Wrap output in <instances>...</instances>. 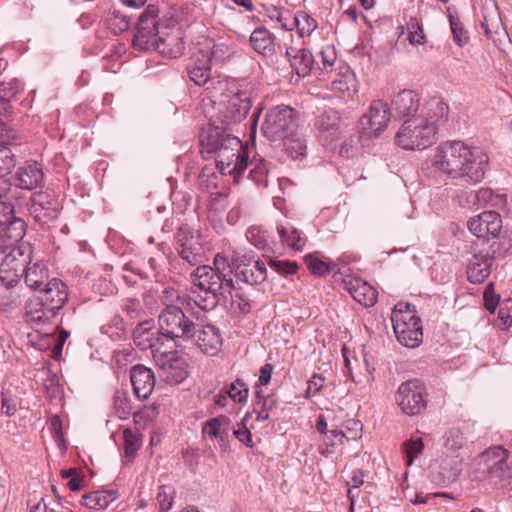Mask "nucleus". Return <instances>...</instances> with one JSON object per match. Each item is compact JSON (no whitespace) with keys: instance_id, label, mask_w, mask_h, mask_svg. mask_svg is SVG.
I'll return each instance as SVG.
<instances>
[{"instance_id":"obj_21","label":"nucleus","mask_w":512,"mask_h":512,"mask_svg":"<svg viewBox=\"0 0 512 512\" xmlns=\"http://www.w3.org/2000/svg\"><path fill=\"white\" fill-rule=\"evenodd\" d=\"M341 117L338 111L327 109L314 119V127L324 141H332L340 135Z\"/></svg>"},{"instance_id":"obj_64","label":"nucleus","mask_w":512,"mask_h":512,"mask_svg":"<svg viewBox=\"0 0 512 512\" xmlns=\"http://www.w3.org/2000/svg\"><path fill=\"white\" fill-rule=\"evenodd\" d=\"M362 423L359 420L349 419L345 422V428L347 439L356 440L361 437L362 433Z\"/></svg>"},{"instance_id":"obj_32","label":"nucleus","mask_w":512,"mask_h":512,"mask_svg":"<svg viewBox=\"0 0 512 512\" xmlns=\"http://www.w3.org/2000/svg\"><path fill=\"white\" fill-rule=\"evenodd\" d=\"M159 329L153 327L152 321H143L135 328L133 332V341L141 350L150 349L153 346V340L158 334Z\"/></svg>"},{"instance_id":"obj_41","label":"nucleus","mask_w":512,"mask_h":512,"mask_svg":"<svg viewBox=\"0 0 512 512\" xmlns=\"http://www.w3.org/2000/svg\"><path fill=\"white\" fill-rule=\"evenodd\" d=\"M334 91L341 92L351 96L357 92L356 77L354 73L347 71L339 74L338 77L331 83Z\"/></svg>"},{"instance_id":"obj_54","label":"nucleus","mask_w":512,"mask_h":512,"mask_svg":"<svg viewBox=\"0 0 512 512\" xmlns=\"http://www.w3.org/2000/svg\"><path fill=\"white\" fill-rule=\"evenodd\" d=\"M15 221H24L14 215V207L11 203L0 201V227H11Z\"/></svg>"},{"instance_id":"obj_3","label":"nucleus","mask_w":512,"mask_h":512,"mask_svg":"<svg viewBox=\"0 0 512 512\" xmlns=\"http://www.w3.org/2000/svg\"><path fill=\"white\" fill-rule=\"evenodd\" d=\"M449 106L441 98H431L420 112L405 119L398 129L395 141L406 150H424L437 141L438 126L448 119Z\"/></svg>"},{"instance_id":"obj_30","label":"nucleus","mask_w":512,"mask_h":512,"mask_svg":"<svg viewBox=\"0 0 512 512\" xmlns=\"http://www.w3.org/2000/svg\"><path fill=\"white\" fill-rule=\"evenodd\" d=\"M176 337H170L167 333L159 330L155 339L153 340V346L150 347L151 354L155 363L161 358L167 359L176 354Z\"/></svg>"},{"instance_id":"obj_53","label":"nucleus","mask_w":512,"mask_h":512,"mask_svg":"<svg viewBox=\"0 0 512 512\" xmlns=\"http://www.w3.org/2000/svg\"><path fill=\"white\" fill-rule=\"evenodd\" d=\"M182 260L191 266L198 265L202 262V252L200 246H189L184 248H176Z\"/></svg>"},{"instance_id":"obj_8","label":"nucleus","mask_w":512,"mask_h":512,"mask_svg":"<svg viewBox=\"0 0 512 512\" xmlns=\"http://www.w3.org/2000/svg\"><path fill=\"white\" fill-rule=\"evenodd\" d=\"M132 43L133 47L137 50H157L171 58L180 56L184 49L183 43L179 38H160L158 36V29L137 30Z\"/></svg>"},{"instance_id":"obj_49","label":"nucleus","mask_w":512,"mask_h":512,"mask_svg":"<svg viewBox=\"0 0 512 512\" xmlns=\"http://www.w3.org/2000/svg\"><path fill=\"white\" fill-rule=\"evenodd\" d=\"M231 298V309L234 312H239L240 314H248L251 312L252 304L251 301L239 290H232L231 293H228Z\"/></svg>"},{"instance_id":"obj_40","label":"nucleus","mask_w":512,"mask_h":512,"mask_svg":"<svg viewBox=\"0 0 512 512\" xmlns=\"http://www.w3.org/2000/svg\"><path fill=\"white\" fill-rule=\"evenodd\" d=\"M250 166L249 178L258 186L266 187L268 184V162L264 159H255L248 162Z\"/></svg>"},{"instance_id":"obj_33","label":"nucleus","mask_w":512,"mask_h":512,"mask_svg":"<svg viewBox=\"0 0 512 512\" xmlns=\"http://www.w3.org/2000/svg\"><path fill=\"white\" fill-rule=\"evenodd\" d=\"M277 232L282 242L294 250L300 251L305 245L306 239L302 236L301 231L289 222L278 224Z\"/></svg>"},{"instance_id":"obj_4","label":"nucleus","mask_w":512,"mask_h":512,"mask_svg":"<svg viewBox=\"0 0 512 512\" xmlns=\"http://www.w3.org/2000/svg\"><path fill=\"white\" fill-rule=\"evenodd\" d=\"M68 287L57 278H52L38 295L25 304L26 321L33 326L50 323L68 301Z\"/></svg>"},{"instance_id":"obj_2","label":"nucleus","mask_w":512,"mask_h":512,"mask_svg":"<svg viewBox=\"0 0 512 512\" xmlns=\"http://www.w3.org/2000/svg\"><path fill=\"white\" fill-rule=\"evenodd\" d=\"M233 269L228 259L216 254L213 266H198L192 273L193 285L188 294V305L211 311L217 307L221 297L234 289Z\"/></svg>"},{"instance_id":"obj_44","label":"nucleus","mask_w":512,"mask_h":512,"mask_svg":"<svg viewBox=\"0 0 512 512\" xmlns=\"http://www.w3.org/2000/svg\"><path fill=\"white\" fill-rule=\"evenodd\" d=\"M223 392L236 403H245L249 396V388L243 379L237 378L223 388Z\"/></svg>"},{"instance_id":"obj_38","label":"nucleus","mask_w":512,"mask_h":512,"mask_svg":"<svg viewBox=\"0 0 512 512\" xmlns=\"http://www.w3.org/2000/svg\"><path fill=\"white\" fill-rule=\"evenodd\" d=\"M416 319H420V317L416 315L415 309H412L409 303H397L391 313L393 327L398 326L399 323L407 324L415 322Z\"/></svg>"},{"instance_id":"obj_47","label":"nucleus","mask_w":512,"mask_h":512,"mask_svg":"<svg viewBox=\"0 0 512 512\" xmlns=\"http://www.w3.org/2000/svg\"><path fill=\"white\" fill-rule=\"evenodd\" d=\"M158 8L148 5L139 17L137 30L158 29Z\"/></svg>"},{"instance_id":"obj_50","label":"nucleus","mask_w":512,"mask_h":512,"mask_svg":"<svg viewBox=\"0 0 512 512\" xmlns=\"http://www.w3.org/2000/svg\"><path fill=\"white\" fill-rule=\"evenodd\" d=\"M449 22L455 44L459 47L465 46L469 41V36L461 21L457 16L449 14Z\"/></svg>"},{"instance_id":"obj_6","label":"nucleus","mask_w":512,"mask_h":512,"mask_svg":"<svg viewBox=\"0 0 512 512\" xmlns=\"http://www.w3.org/2000/svg\"><path fill=\"white\" fill-rule=\"evenodd\" d=\"M215 161L221 174L233 175L237 180L248 167V152L238 137H228L226 144L215 154Z\"/></svg>"},{"instance_id":"obj_5","label":"nucleus","mask_w":512,"mask_h":512,"mask_svg":"<svg viewBox=\"0 0 512 512\" xmlns=\"http://www.w3.org/2000/svg\"><path fill=\"white\" fill-rule=\"evenodd\" d=\"M297 130V112L286 105L269 109L261 126L263 136L271 142H279L290 136H295Z\"/></svg>"},{"instance_id":"obj_56","label":"nucleus","mask_w":512,"mask_h":512,"mask_svg":"<svg viewBox=\"0 0 512 512\" xmlns=\"http://www.w3.org/2000/svg\"><path fill=\"white\" fill-rule=\"evenodd\" d=\"M24 89V84L19 79H13L8 83H0V95L9 102Z\"/></svg>"},{"instance_id":"obj_14","label":"nucleus","mask_w":512,"mask_h":512,"mask_svg":"<svg viewBox=\"0 0 512 512\" xmlns=\"http://www.w3.org/2000/svg\"><path fill=\"white\" fill-rule=\"evenodd\" d=\"M250 95L246 91L237 92L223 102L221 114L223 122L238 123L244 120L251 109Z\"/></svg>"},{"instance_id":"obj_1","label":"nucleus","mask_w":512,"mask_h":512,"mask_svg":"<svg viewBox=\"0 0 512 512\" xmlns=\"http://www.w3.org/2000/svg\"><path fill=\"white\" fill-rule=\"evenodd\" d=\"M487 163L488 156L480 148L460 140L441 143L431 160L436 171L469 184L482 181Z\"/></svg>"},{"instance_id":"obj_13","label":"nucleus","mask_w":512,"mask_h":512,"mask_svg":"<svg viewBox=\"0 0 512 512\" xmlns=\"http://www.w3.org/2000/svg\"><path fill=\"white\" fill-rule=\"evenodd\" d=\"M469 231L477 238L490 240L499 235L502 218L496 211H484L472 217L467 223Z\"/></svg>"},{"instance_id":"obj_37","label":"nucleus","mask_w":512,"mask_h":512,"mask_svg":"<svg viewBox=\"0 0 512 512\" xmlns=\"http://www.w3.org/2000/svg\"><path fill=\"white\" fill-rule=\"evenodd\" d=\"M314 64L312 53L305 48L300 49L292 60V69L299 77H306L310 74Z\"/></svg>"},{"instance_id":"obj_35","label":"nucleus","mask_w":512,"mask_h":512,"mask_svg":"<svg viewBox=\"0 0 512 512\" xmlns=\"http://www.w3.org/2000/svg\"><path fill=\"white\" fill-rule=\"evenodd\" d=\"M115 499L114 493L110 491H94L82 497L81 504L89 509L104 510Z\"/></svg>"},{"instance_id":"obj_59","label":"nucleus","mask_w":512,"mask_h":512,"mask_svg":"<svg viewBox=\"0 0 512 512\" xmlns=\"http://www.w3.org/2000/svg\"><path fill=\"white\" fill-rule=\"evenodd\" d=\"M123 310L126 312L130 319H140L145 314L140 300L134 298H128L125 300L123 304Z\"/></svg>"},{"instance_id":"obj_57","label":"nucleus","mask_w":512,"mask_h":512,"mask_svg":"<svg viewBox=\"0 0 512 512\" xmlns=\"http://www.w3.org/2000/svg\"><path fill=\"white\" fill-rule=\"evenodd\" d=\"M175 239L176 248L199 246L194 239L192 230L187 225L179 227Z\"/></svg>"},{"instance_id":"obj_52","label":"nucleus","mask_w":512,"mask_h":512,"mask_svg":"<svg viewBox=\"0 0 512 512\" xmlns=\"http://www.w3.org/2000/svg\"><path fill=\"white\" fill-rule=\"evenodd\" d=\"M123 439L125 456L128 458H133L140 447V439L138 434L128 428L123 431Z\"/></svg>"},{"instance_id":"obj_22","label":"nucleus","mask_w":512,"mask_h":512,"mask_svg":"<svg viewBox=\"0 0 512 512\" xmlns=\"http://www.w3.org/2000/svg\"><path fill=\"white\" fill-rule=\"evenodd\" d=\"M44 179L41 165L35 161H28L21 165L15 174L14 180L17 187L25 190H33L39 187Z\"/></svg>"},{"instance_id":"obj_23","label":"nucleus","mask_w":512,"mask_h":512,"mask_svg":"<svg viewBox=\"0 0 512 512\" xmlns=\"http://www.w3.org/2000/svg\"><path fill=\"white\" fill-rule=\"evenodd\" d=\"M494 257L483 251L474 254L467 266V277L471 283H482L491 273Z\"/></svg>"},{"instance_id":"obj_11","label":"nucleus","mask_w":512,"mask_h":512,"mask_svg":"<svg viewBox=\"0 0 512 512\" xmlns=\"http://www.w3.org/2000/svg\"><path fill=\"white\" fill-rule=\"evenodd\" d=\"M190 336L185 340L193 341L207 355H216L223 343L222 335L212 324H195Z\"/></svg>"},{"instance_id":"obj_24","label":"nucleus","mask_w":512,"mask_h":512,"mask_svg":"<svg viewBox=\"0 0 512 512\" xmlns=\"http://www.w3.org/2000/svg\"><path fill=\"white\" fill-rule=\"evenodd\" d=\"M200 56L210 60V63H223L231 59L235 54V43L231 39H219L210 41L206 48L198 51Z\"/></svg>"},{"instance_id":"obj_12","label":"nucleus","mask_w":512,"mask_h":512,"mask_svg":"<svg viewBox=\"0 0 512 512\" xmlns=\"http://www.w3.org/2000/svg\"><path fill=\"white\" fill-rule=\"evenodd\" d=\"M232 262L236 277L246 284L258 285L267 278V268L261 260L252 261L246 255H242L233 257Z\"/></svg>"},{"instance_id":"obj_20","label":"nucleus","mask_w":512,"mask_h":512,"mask_svg":"<svg viewBox=\"0 0 512 512\" xmlns=\"http://www.w3.org/2000/svg\"><path fill=\"white\" fill-rule=\"evenodd\" d=\"M156 365L159 368V377L169 385H176L187 378V369L185 361L176 354L167 359L157 360Z\"/></svg>"},{"instance_id":"obj_29","label":"nucleus","mask_w":512,"mask_h":512,"mask_svg":"<svg viewBox=\"0 0 512 512\" xmlns=\"http://www.w3.org/2000/svg\"><path fill=\"white\" fill-rule=\"evenodd\" d=\"M211 63L208 58L196 55L191 65L187 68V72L191 81L198 86H204L211 79Z\"/></svg>"},{"instance_id":"obj_7","label":"nucleus","mask_w":512,"mask_h":512,"mask_svg":"<svg viewBox=\"0 0 512 512\" xmlns=\"http://www.w3.org/2000/svg\"><path fill=\"white\" fill-rule=\"evenodd\" d=\"M395 400L402 412L408 416L422 414L427 407V390L418 379L408 380L399 385Z\"/></svg>"},{"instance_id":"obj_18","label":"nucleus","mask_w":512,"mask_h":512,"mask_svg":"<svg viewBox=\"0 0 512 512\" xmlns=\"http://www.w3.org/2000/svg\"><path fill=\"white\" fill-rule=\"evenodd\" d=\"M420 109V96L413 90H401L391 100V111L399 118H412Z\"/></svg>"},{"instance_id":"obj_60","label":"nucleus","mask_w":512,"mask_h":512,"mask_svg":"<svg viewBox=\"0 0 512 512\" xmlns=\"http://www.w3.org/2000/svg\"><path fill=\"white\" fill-rule=\"evenodd\" d=\"M270 267L283 276L293 275L298 269L295 262L283 260H270Z\"/></svg>"},{"instance_id":"obj_9","label":"nucleus","mask_w":512,"mask_h":512,"mask_svg":"<svg viewBox=\"0 0 512 512\" xmlns=\"http://www.w3.org/2000/svg\"><path fill=\"white\" fill-rule=\"evenodd\" d=\"M159 330L167 333L170 337L186 339L192 335L194 322L191 321L182 309L173 304H166L158 316Z\"/></svg>"},{"instance_id":"obj_15","label":"nucleus","mask_w":512,"mask_h":512,"mask_svg":"<svg viewBox=\"0 0 512 512\" xmlns=\"http://www.w3.org/2000/svg\"><path fill=\"white\" fill-rule=\"evenodd\" d=\"M233 136L234 135L227 132L223 127H218L213 124L204 126L199 136L203 157L210 158L212 155H215L224 144H226L228 137Z\"/></svg>"},{"instance_id":"obj_61","label":"nucleus","mask_w":512,"mask_h":512,"mask_svg":"<svg viewBox=\"0 0 512 512\" xmlns=\"http://www.w3.org/2000/svg\"><path fill=\"white\" fill-rule=\"evenodd\" d=\"M16 131L8 125V121H0V145L5 147L14 144Z\"/></svg>"},{"instance_id":"obj_31","label":"nucleus","mask_w":512,"mask_h":512,"mask_svg":"<svg viewBox=\"0 0 512 512\" xmlns=\"http://www.w3.org/2000/svg\"><path fill=\"white\" fill-rule=\"evenodd\" d=\"M25 221H15L11 227H0V253L13 247L25 235Z\"/></svg>"},{"instance_id":"obj_39","label":"nucleus","mask_w":512,"mask_h":512,"mask_svg":"<svg viewBox=\"0 0 512 512\" xmlns=\"http://www.w3.org/2000/svg\"><path fill=\"white\" fill-rule=\"evenodd\" d=\"M293 25L300 37L309 36L317 28V21L307 12L299 10L293 15Z\"/></svg>"},{"instance_id":"obj_55","label":"nucleus","mask_w":512,"mask_h":512,"mask_svg":"<svg viewBox=\"0 0 512 512\" xmlns=\"http://www.w3.org/2000/svg\"><path fill=\"white\" fill-rule=\"evenodd\" d=\"M250 417L251 414L247 412L243 417L242 422L238 423L237 428L233 430V435L239 440V442L245 444L249 448H252L254 446V443L252 441V434L245 425V422Z\"/></svg>"},{"instance_id":"obj_26","label":"nucleus","mask_w":512,"mask_h":512,"mask_svg":"<svg viewBox=\"0 0 512 512\" xmlns=\"http://www.w3.org/2000/svg\"><path fill=\"white\" fill-rule=\"evenodd\" d=\"M398 342L408 348L418 347L423 340L422 321L416 319L415 322L402 324L393 327Z\"/></svg>"},{"instance_id":"obj_10","label":"nucleus","mask_w":512,"mask_h":512,"mask_svg":"<svg viewBox=\"0 0 512 512\" xmlns=\"http://www.w3.org/2000/svg\"><path fill=\"white\" fill-rule=\"evenodd\" d=\"M391 111L383 100H375L371 103L369 111L360 119L361 128L367 137L378 136L384 131L390 121Z\"/></svg>"},{"instance_id":"obj_46","label":"nucleus","mask_w":512,"mask_h":512,"mask_svg":"<svg viewBox=\"0 0 512 512\" xmlns=\"http://www.w3.org/2000/svg\"><path fill=\"white\" fill-rule=\"evenodd\" d=\"M304 260L310 272L319 277L335 271V268L337 267L336 264L332 262H325L312 254L306 255Z\"/></svg>"},{"instance_id":"obj_28","label":"nucleus","mask_w":512,"mask_h":512,"mask_svg":"<svg viewBox=\"0 0 512 512\" xmlns=\"http://www.w3.org/2000/svg\"><path fill=\"white\" fill-rule=\"evenodd\" d=\"M252 48L265 57H272L276 53V42L274 35L266 28H256L250 36Z\"/></svg>"},{"instance_id":"obj_34","label":"nucleus","mask_w":512,"mask_h":512,"mask_svg":"<svg viewBox=\"0 0 512 512\" xmlns=\"http://www.w3.org/2000/svg\"><path fill=\"white\" fill-rule=\"evenodd\" d=\"M490 453H496L498 456V464H493V471L490 473L492 478L500 480L509 479L512 477V462H508V451L502 446L491 447Z\"/></svg>"},{"instance_id":"obj_27","label":"nucleus","mask_w":512,"mask_h":512,"mask_svg":"<svg viewBox=\"0 0 512 512\" xmlns=\"http://www.w3.org/2000/svg\"><path fill=\"white\" fill-rule=\"evenodd\" d=\"M22 277L25 285L29 289L38 292L51 280L47 267L41 262H35L29 265L24 264Z\"/></svg>"},{"instance_id":"obj_45","label":"nucleus","mask_w":512,"mask_h":512,"mask_svg":"<svg viewBox=\"0 0 512 512\" xmlns=\"http://www.w3.org/2000/svg\"><path fill=\"white\" fill-rule=\"evenodd\" d=\"M444 447L447 453L455 454L466 444L463 432L458 428H450L444 434Z\"/></svg>"},{"instance_id":"obj_19","label":"nucleus","mask_w":512,"mask_h":512,"mask_svg":"<svg viewBox=\"0 0 512 512\" xmlns=\"http://www.w3.org/2000/svg\"><path fill=\"white\" fill-rule=\"evenodd\" d=\"M22 252L13 250L8 253L0 264V281L6 287H13L22 277L24 259Z\"/></svg>"},{"instance_id":"obj_42","label":"nucleus","mask_w":512,"mask_h":512,"mask_svg":"<svg viewBox=\"0 0 512 512\" xmlns=\"http://www.w3.org/2000/svg\"><path fill=\"white\" fill-rule=\"evenodd\" d=\"M278 399L274 395H267L265 399L255 400L253 411L256 413L257 421H266L277 409Z\"/></svg>"},{"instance_id":"obj_51","label":"nucleus","mask_w":512,"mask_h":512,"mask_svg":"<svg viewBox=\"0 0 512 512\" xmlns=\"http://www.w3.org/2000/svg\"><path fill=\"white\" fill-rule=\"evenodd\" d=\"M280 142L283 143L285 150L292 158H299L306 152L305 141L299 138L297 134Z\"/></svg>"},{"instance_id":"obj_62","label":"nucleus","mask_w":512,"mask_h":512,"mask_svg":"<svg viewBox=\"0 0 512 512\" xmlns=\"http://www.w3.org/2000/svg\"><path fill=\"white\" fill-rule=\"evenodd\" d=\"M498 316L504 325H512V298L505 299L499 303Z\"/></svg>"},{"instance_id":"obj_63","label":"nucleus","mask_w":512,"mask_h":512,"mask_svg":"<svg viewBox=\"0 0 512 512\" xmlns=\"http://www.w3.org/2000/svg\"><path fill=\"white\" fill-rule=\"evenodd\" d=\"M14 166V155L10 151H0V176L9 174Z\"/></svg>"},{"instance_id":"obj_58","label":"nucleus","mask_w":512,"mask_h":512,"mask_svg":"<svg viewBox=\"0 0 512 512\" xmlns=\"http://www.w3.org/2000/svg\"><path fill=\"white\" fill-rule=\"evenodd\" d=\"M424 448V444L421 438L412 439L404 444V451L406 455V464L412 465L414 458L417 457Z\"/></svg>"},{"instance_id":"obj_16","label":"nucleus","mask_w":512,"mask_h":512,"mask_svg":"<svg viewBox=\"0 0 512 512\" xmlns=\"http://www.w3.org/2000/svg\"><path fill=\"white\" fill-rule=\"evenodd\" d=\"M342 285L355 301L365 307H371L377 301L376 290L360 277L346 275L342 278Z\"/></svg>"},{"instance_id":"obj_17","label":"nucleus","mask_w":512,"mask_h":512,"mask_svg":"<svg viewBox=\"0 0 512 512\" xmlns=\"http://www.w3.org/2000/svg\"><path fill=\"white\" fill-rule=\"evenodd\" d=\"M130 381L135 396L140 400L150 397L155 388L154 372L142 364H137L130 369Z\"/></svg>"},{"instance_id":"obj_25","label":"nucleus","mask_w":512,"mask_h":512,"mask_svg":"<svg viewBox=\"0 0 512 512\" xmlns=\"http://www.w3.org/2000/svg\"><path fill=\"white\" fill-rule=\"evenodd\" d=\"M30 215L38 222L47 223L56 217V208L46 193L34 194L30 200Z\"/></svg>"},{"instance_id":"obj_48","label":"nucleus","mask_w":512,"mask_h":512,"mask_svg":"<svg viewBox=\"0 0 512 512\" xmlns=\"http://www.w3.org/2000/svg\"><path fill=\"white\" fill-rule=\"evenodd\" d=\"M246 238L259 250H266L269 248L267 232L260 226L249 227L246 231Z\"/></svg>"},{"instance_id":"obj_43","label":"nucleus","mask_w":512,"mask_h":512,"mask_svg":"<svg viewBox=\"0 0 512 512\" xmlns=\"http://www.w3.org/2000/svg\"><path fill=\"white\" fill-rule=\"evenodd\" d=\"M113 408L120 419H126L132 414V404L126 390H116L113 396Z\"/></svg>"},{"instance_id":"obj_36","label":"nucleus","mask_w":512,"mask_h":512,"mask_svg":"<svg viewBox=\"0 0 512 512\" xmlns=\"http://www.w3.org/2000/svg\"><path fill=\"white\" fill-rule=\"evenodd\" d=\"M486 36L495 44L500 41L501 36H505V30L501 21L500 14L494 11L490 17L484 16L481 21Z\"/></svg>"}]
</instances>
